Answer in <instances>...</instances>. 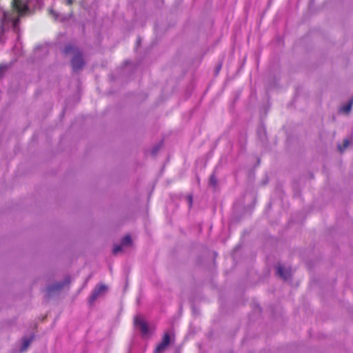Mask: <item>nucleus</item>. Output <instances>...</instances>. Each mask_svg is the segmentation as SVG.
Returning a JSON list of instances; mask_svg holds the SVG:
<instances>
[{"label":"nucleus","mask_w":353,"mask_h":353,"mask_svg":"<svg viewBox=\"0 0 353 353\" xmlns=\"http://www.w3.org/2000/svg\"><path fill=\"white\" fill-rule=\"evenodd\" d=\"M30 342H31V339H25L23 341V346L21 348V351H25L30 345Z\"/></svg>","instance_id":"11"},{"label":"nucleus","mask_w":353,"mask_h":353,"mask_svg":"<svg viewBox=\"0 0 353 353\" xmlns=\"http://www.w3.org/2000/svg\"><path fill=\"white\" fill-rule=\"evenodd\" d=\"M62 287H63V284L58 283L52 286L49 287L48 292H50L53 290H60L61 288H62Z\"/></svg>","instance_id":"10"},{"label":"nucleus","mask_w":353,"mask_h":353,"mask_svg":"<svg viewBox=\"0 0 353 353\" xmlns=\"http://www.w3.org/2000/svg\"><path fill=\"white\" fill-rule=\"evenodd\" d=\"M349 145V141L347 139H345L343 141L342 145H339V150L341 152H343Z\"/></svg>","instance_id":"12"},{"label":"nucleus","mask_w":353,"mask_h":353,"mask_svg":"<svg viewBox=\"0 0 353 353\" xmlns=\"http://www.w3.org/2000/svg\"><path fill=\"white\" fill-rule=\"evenodd\" d=\"M352 105H353L352 101H349L345 105H343L341 108V111L345 114H349L352 110Z\"/></svg>","instance_id":"8"},{"label":"nucleus","mask_w":353,"mask_h":353,"mask_svg":"<svg viewBox=\"0 0 353 353\" xmlns=\"http://www.w3.org/2000/svg\"><path fill=\"white\" fill-rule=\"evenodd\" d=\"M132 243V239L130 235L125 236L121 240V245H129Z\"/></svg>","instance_id":"9"},{"label":"nucleus","mask_w":353,"mask_h":353,"mask_svg":"<svg viewBox=\"0 0 353 353\" xmlns=\"http://www.w3.org/2000/svg\"><path fill=\"white\" fill-rule=\"evenodd\" d=\"M19 15L14 10L4 12L1 19V26H3L8 23H11L15 28L19 23Z\"/></svg>","instance_id":"2"},{"label":"nucleus","mask_w":353,"mask_h":353,"mask_svg":"<svg viewBox=\"0 0 353 353\" xmlns=\"http://www.w3.org/2000/svg\"><path fill=\"white\" fill-rule=\"evenodd\" d=\"M170 343V336L168 333H165L163 336L162 341L159 343L154 350V353H160L163 351Z\"/></svg>","instance_id":"4"},{"label":"nucleus","mask_w":353,"mask_h":353,"mask_svg":"<svg viewBox=\"0 0 353 353\" xmlns=\"http://www.w3.org/2000/svg\"><path fill=\"white\" fill-rule=\"evenodd\" d=\"M51 13H52L53 15H54V12H53V11H51Z\"/></svg>","instance_id":"16"},{"label":"nucleus","mask_w":353,"mask_h":353,"mask_svg":"<svg viewBox=\"0 0 353 353\" xmlns=\"http://www.w3.org/2000/svg\"><path fill=\"white\" fill-rule=\"evenodd\" d=\"M210 184L213 186V187H215L217 184V181H216V176L212 174L211 176H210Z\"/></svg>","instance_id":"13"},{"label":"nucleus","mask_w":353,"mask_h":353,"mask_svg":"<svg viewBox=\"0 0 353 353\" xmlns=\"http://www.w3.org/2000/svg\"><path fill=\"white\" fill-rule=\"evenodd\" d=\"M63 52L66 55L72 54V67L74 71L81 70L85 65L81 52L72 45H68L64 48Z\"/></svg>","instance_id":"1"},{"label":"nucleus","mask_w":353,"mask_h":353,"mask_svg":"<svg viewBox=\"0 0 353 353\" xmlns=\"http://www.w3.org/2000/svg\"><path fill=\"white\" fill-rule=\"evenodd\" d=\"M12 7L14 11L22 15L28 10V6L22 0H12Z\"/></svg>","instance_id":"3"},{"label":"nucleus","mask_w":353,"mask_h":353,"mask_svg":"<svg viewBox=\"0 0 353 353\" xmlns=\"http://www.w3.org/2000/svg\"><path fill=\"white\" fill-rule=\"evenodd\" d=\"M134 323L138 325L143 334H146L148 332V326L147 323L139 317L134 319Z\"/></svg>","instance_id":"7"},{"label":"nucleus","mask_w":353,"mask_h":353,"mask_svg":"<svg viewBox=\"0 0 353 353\" xmlns=\"http://www.w3.org/2000/svg\"><path fill=\"white\" fill-rule=\"evenodd\" d=\"M121 245H115L113 248V253L114 254H117V253H119L121 250Z\"/></svg>","instance_id":"14"},{"label":"nucleus","mask_w":353,"mask_h":353,"mask_svg":"<svg viewBox=\"0 0 353 353\" xmlns=\"http://www.w3.org/2000/svg\"><path fill=\"white\" fill-rule=\"evenodd\" d=\"M277 274L283 279L284 280H287L291 276V270L290 269H285L283 266L279 265L276 270Z\"/></svg>","instance_id":"6"},{"label":"nucleus","mask_w":353,"mask_h":353,"mask_svg":"<svg viewBox=\"0 0 353 353\" xmlns=\"http://www.w3.org/2000/svg\"><path fill=\"white\" fill-rule=\"evenodd\" d=\"M73 3V0H66V3L68 5H71Z\"/></svg>","instance_id":"15"},{"label":"nucleus","mask_w":353,"mask_h":353,"mask_svg":"<svg viewBox=\"0 0 353 353\" xmlns=\"http://www.w3.org/2000/svg\"><path fill=\"white\" fill-rule=\"evenodd\" d=\"M107 290V287L103 284L98 285L95 289L93 290L90 297V303H92L97 298L101 295L102 293H103Z\"/></svg>","instance_id":"5"}]
</instances>
